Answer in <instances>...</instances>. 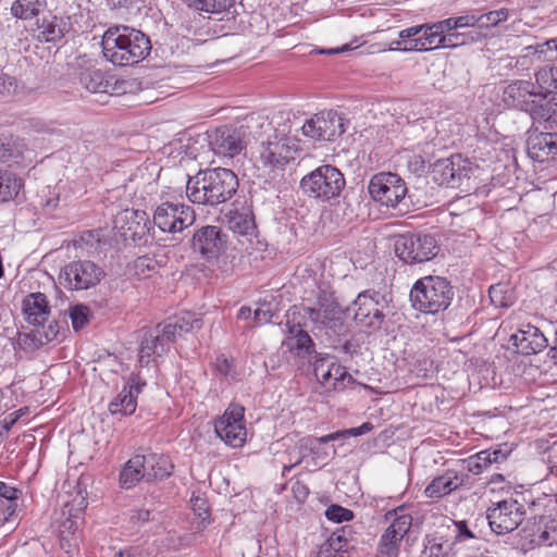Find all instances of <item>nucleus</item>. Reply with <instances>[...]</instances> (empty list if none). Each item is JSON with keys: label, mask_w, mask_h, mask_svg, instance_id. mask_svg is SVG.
Segmentation results:
<instances>
[{"label": "nucleus", "mask_w": 557, "mask_h": 557, "mask_svg": "<svg viewBox=\"0 0 557 557\" xmlns=\"http://www.w3.org/2000/svg\"><path fill=\"white\" fill-rule=\"evenodd\" d=\"M101 47L106 60L116 66L137 64L151 51L149 37L126 25L110 26L102 35Z\"/></svg>", "instance_id": "f257e3e1"}, {"label": "nucleus", "mask_w": 557, "mask_h": 557, "mask_svg": "<svg viewBox=\"0 0 557 557\" xmlns=\"http://www.w3.org/2000/svg\"><path fill=\"white\" fill-rule=\"evenodd\" d=\"M236 174L225 168L199 171L189 176L186 183V196L195 205L218 206L228 201L237 191Z\"/></svg>", "instance_id": "f03ea898"}, {"label": "nucleus", "mask_w": 557, "mask_h": 557, "mask_svg": "<svg viewBox=\"0 0 557 557\" xmlns=\"http://www.w3.org/2000/svg\"><path fill=\"white\" fill-rule=\"evenodd\" d=\"M454 298L449 281L442 276H424L410 290V301L416 310L435 314L446 310Z\"/></svg>", "instance_id": "7ed1b4c3"}, {"label": "nucleus", "mask_w": 557, "mask_h": 557, "mask_svg": "<svg viewBox=\"0 0 557 557\" xmlns=\"http://www.w3.org/2000/svg\"><path fill=\"white\" fill-rule=\"evenodd\" d=\"M300 187L308 197L327 201L339 196L345 187V178L335 166L321 165L302 177Z\"/></svg>", "instance_id": "20e7f679"}, {"label": "nucleus", "mask_w": 557, "mask_h": 557, "mask_svg": "<svg viewBox=\"0 0 557 557\" xmlns=\"http://www.w3.org/2000/svg\"><path fill=\"white\" fill-rule=\"evenodd\" d=\"M384 520L387 527L381 535L376 557H397L400 543L412 525V517L407 507L399 506L388 510Z\"/></svg>", "instance_id": "39448f33"}, {"label": "nucleus", "mask_w": 557, "mask_h": 557, "mask_svg": "<svg viewBox=\"0 0 557 557\" xmlns=\"http://www.w3.org/2000/svg\"><path fill=\"white\" fill-rule=\"evenodd\" d=\"M388 307L387 299L381 293L368 289L358 294L346 312L352 315L361 326L379 330L384 323V310Z\"/></svg>", "instance_id": "423d86ee"}, {"label": "nucleus", "mask_w": 557, "mask_h": 557, "mask_svg": "<svg viewBox=\"0 0 557 557\" xmlns=\"http://www.w3.org/2000/svg\"><path fill=\"white\" fill-rule=\"evenodd\" d=\"M396 256L406 263H421L431 260L438 252L433 236L420 233H407L395 238Z\"/></svg>", "instance_id": "0eeeda50"}, {"label": "nucleus", "mask_w": 557, "mask_h": 557, "mask_svg": "<svg viewBox=\"0 0 557 557\" xmlns=\"http://www.w3.org/2000/svg\"><path fill=\"white\" fill-rule=\"evenodd\" d=\"M472 173L471 163L460 154L438 159L431 168L432 178L435 183L450 188L466 187L465 190L469 189Z\"/></svg>", "instance_id": "6e6552de"}, {"label": "nucleus", "mask_w": 557, "mask_h": 557, "mask_svg": "<svg viewBox=\"0 0 557 557\" xmlns=\"http://www.w3.org/2000/svg\"><path fill=\"white\" fill-rule=\"evenodd\" d=\"M103 276V269L94 261L75 260L62 269L60 282L70 290H85L98 285Z\"/></svg>", "instance_id": "1a4fd4ad"}, {"label": "nucleus", "mask_w": 557, "mask_h": 557, "mask_svg": "<svg viewBox=\"0 0 557 557\" xmlns=\"http://www.w3.org/2000/svg\"><path fill=\"white\" fill-rule=\"evenodd\" d=\"M346 131L344 116L336 110H323L308 119L302 135L313 140H333Z\"/></svg>", "instance_id": "9d476101"}, {"label": "nucleus", "mask_w": 557, "mask_h": 557, "mask_svg": "<svg viewBox=\"0 0 557 557\" xmlns=\"http://www.w3.org/2000/svg\"><path fill=\"white\" fill-rule=\"evenodd\" d=\"M195 211L191 207L181 203L164 201L160 203L153 214V223L164 233H180L194 224Z\"/></svg>", "instance_id": "9b49d317"}, {"label": "nucleus", "mask_w": 557, "mask_h": 557, "mask_svg": "<svg viewBox=\"0 0 557 557\" xmlns=\"http://www.w3.org/2000/svg\"><path fill=\"white\" fill-rule=\"evenodd\" d=\"M368 189L374 201L388 208L397 207L407 194L404 180L391 172L375 174L371 178Z\"/></svg>", "instance_id": "f8f14e48"}, {"label": "nucleus", "mask_w": 557, "mask_h": 557, "mask_svg": "<svg viewBox=\"0 0 557 557\" xmlns=\"http://www.w3.org/2000/svg\"><path fill=\"white\" fill-rule=\"evenodd\" d=\"M525 516L523 505L515 498L497 502L487 510V520L492 531L506 534L516 530Z\"/></svg>", "instance_id": "ddd939ff"}, {"label": "nucleus", "mask_w": 557, "mask_h": 557, "mask_svg": "<svg viewBox=\"0 0 557 557\" xmlns=\"http://www.w3.org/2000/svg\"><path fill=\"white\" fill-rule=\"evenodd\" d=\"M191 245L205 260L215 261L227 249V235L220 226L205 225L195 232Z\"/></svg>", "instance_id": "4468645a"}, {"label": "nucleus", "mask_w": 557, "mask_h": 557, "mask_svg": "<svg viewBox=\"0 0 557 557\" xmlns=\"http://www.w3.org/2000/svg\"><path fill=\"white\" fill-rule=\"evenodd\" d=\"M216 435L232 447H240L246 441L244 424V408L242 406L228 407L222 417L214 423Z\"/></svg>", "instance_id": "2eb2a0df"}, {"label": "nucleus", "mask_w": 557, "mask_h": 557, "mask_svg": "<svg viewBox=\"0 0 557 557\" xmlns=\"http://www.w3.org/2000/svg\"><path fill=\"white\" fill-rule=\"evenodd\" d=\"M304 310L317 329L336 332L342 326L343 310L332 294L322 292L317 298V306Z\"/></svg>", "instance_id": "dca6fc26"}, {"label": "nucleus", "mask_w": 557, "mask_h": 557, "mask_svg": "<svg viewBox=\"0 0 557 557\" xmlns=\"http://www.w3.org/2000/svg\"><path fill=\"white\" fill-rule=\"evenodd\" d=\"M224 218L228 228L237 236L246 251L253 249L257 240V226L252 211L248 207L238 208L236 203L230 209Z\"/></svg>", "instance_id": "f3484780"}, {"label": "nucleus", "mask_w": 557, "mask_h": 557, "mask_svg": "<svg viewBox=\"0 0 557 557\" xmlns=\"http://www.w3.org/2000/svg\"><path fill=\"white\" fill-rule=\"evenodd\" d=\"M299 151L298 140L292 137H275L262 144L259 160L263 168L282 169L289 161L295 159Z\"/></svg>", "instance_id": "a211bd4d"}, {"label": "nucleus", "mask_w": 557, "mask_h": 557, "mask_svg": "<svg viewBox=\"0 0 557 557\" xmlns=\"http://www.w3.org/2000/svg\"><path fill=\"white\" fill-rule=\"evenodd\" d=\"M317 380L326 388L342 391L354 382L346 368L332 356L319 357L313 362Z\"/></svg>", "instance_id": "6ab92c4d"}, {"label": "nucleus", "mask_w": 557, "mask_h": 557, "mask_svg": "<svg viewBox=\"0 0 557 557\" xmlns=\"http://www.w3.org/2000/svg\"><path fill=\"white\" fill-rule=\"evenodd\" d=\"M539 92L533 83L518 79L510 83L503 91L504 102L511 108L532 113L537 108Z\"/></svg>", "instance_id": "aec40b11"}, {"label": "nucleus", "mask_w": 557, "mask_h": 557, "mask_svg": "<svg viewBox=\"0 0 557 557\" xmlns=\"http://www.w3.org/2000/svg\"><path fill=\"white\" fill-rule=\"evenodd\" d=\"M146 385V381L138 373H132L123 389L110 401L109 411L121 416L134 413L137 408V397Z\"/></svg>", "instance_id": "412c9836"}, {"label": "nucleus", "mask_w": 557, "mask_h": 557, "mask_svg": "<svg viewBox=\"0 0 557 557\" xmlns=\"http://www.w3.org/2000/svg\"><path fill=\"white\" fill-rule=\"evenodd\" d=\"M209 144L214 153L224 157H234L245 147L242 129L221 126L209 136Z\"/></svg>", "instance_id": "4be33fe9"}, {"label": "nucleus", "mask_w": 557, "mask_h": 557, "mask_svg": "<svg viewBox=\"0 0 557 557\" xmlns=\"http://www.w3.org/2000/svg\"><path fill=\"white\" fill-rule=\"evenodd\" d=\"M299 312L293 308L286 313V333L287 339L285 344L292 351L298 356L310 355L313 350L314 344L309 334L302 329Z\"/></svg>", "instance_id": "5701e85b"}, {"label": "nucleus", "mask_w": 557, "mask_h": 557, "mask_svg": "<svg viewBox=\"0 0 557 557\" xmlns=\"http://www.w3.org/2000/svg\"><path fill=\"white\" fill-rule=\"evenodd\" d=\"M422 33L409 41V46L400 48V41H393L391 50L397 51H429L434 48L450 46V37L441 35L435 24H422Z\"/></svg>", "instance_id": "b1692460"}, {"label": "nucleus", "mask_w": 557, "mask_h": 557, "mask_svg": "<svg viewBox=\"0 0 557 557\" xmlns=\"http://www.w3.org/2000/svg\"><path fill=\"white\" fill-rule=\"evenodd\" d=\"M510 341L523 355H533L542 351L548 346V339L539 327L531 324L522 325Z\"/></svg>", "instance_id": "393cba45"}, {"label": "nucleus", "mask_w": 557, "mask_h": 557, "mask_svg": "<svg viewBox=\"0 0 557 557\" xmlns=\"http://www.w3.org/2000/svg\"><path fill=\"white\" fill-rule=\"evenodd\" d=\"M283 446L286 447L284 456L281 459L283 463V475L290 471L293 468L304 465V467L310 470L309 453L312 451L307 437H302L297 442L292 438H284Z\"/></svg>", "instance_id": "a878e982"}, {"label": "nucleus", "mask_w": 557, "mask_h": 557, "mask_svg": "<svg viewBox=\"0 0 557 557\" xmlns=\"http://www.w3.org/2000/svg\"><path fill=\"white\" fill-rule=\"evenodd\" d=\"M468 479V474L456 470H447L442 475L434 478L425 487L424 494L430 498H441L458 487L462 486Z\"/></svg>", "instance_id": "bb28decb"}, {"label": "nucleus", "mask_w": 557, "mask_h": 557, "mask_svg": "<svg viewBox=\"0 0 557 557\" xmlns=\"http://www.w3.org/2000/svg\"><path fill=\"white\" fill-rule=\"evenodd\" d=\"M36 25V37L41 42H55L69 30L67 20L51 13L38 18Z\"/></svg>", "instance_id": "cd10ccee"}, {"label": "nucleus", "mask_w": 557, "mask_h": 557, "mask_svg": "<svg viewBox=\"0 0 557 557\" xmlns=\"http://www.w3.org/2000/svg\"><path fill=\"white\" fill-rule=\"evenodd\" d=\"M201 327V320L196 313L190 311H183L163 325V336L166 337V343L174 342L177 337L183 336L185 333L193 332Z\"/></svg>", "instance_id": "c85d7f7f"}, {"label": "nucleus", "mask_w": 557, "mask_h": 557, "mask_svg": "<svg viewBox=\"0 0 557 557\" xmlns=\"http://www.w3.org/2000/svg\"><path fill=\"white\" fill-rule=\"evenodd\" d=\"M528 154L537 162H544L557 154V134L539 133L528 138Z\"/></svg>", "instance_id": "c756f323"}, {"label": "nucleus", "mask_w": 557, "mask_h": 557, "mask_svg": "<svg viewBox=\"0 0 557 557\" xmlns=\"http://www.w3.org/2000/svg\"><path fill=\"white\" fill-rule=\"evenodd\" d=\"M442 528L424 539L423 557H455L454 541Z\"/></svg>", "instance_id": "7c9ffc66"}, {"label": "nucleus", "mask_w": 557, "mask_h": 557, "mask_svg": "<svg viewBox=\"0 0 557 557\" xmlns=\"http://www.w3.org/2000/svg\"><path fill=\"white\" fill-rule=\"evenodd\" d=\"M23 312L28 323L44 324L50 314L47 297L41 293L28 295L23 301Z\"/></svg>", "instance_id": "2f4dec72"}, {"label": "nucleus", "mask_w": 557, "mask_h": 557, "mask_svg": "<svg viewBox=\"0 0 557 557\" xmlns=\"http://www.w3.org/2000/svg\"><path fill=\"white\" fill-rule=\"evenodd\" d=\"M170 343H166V337L163 332L146 333L140 342L138 362L141 367L148 366L153 355L161 356L165 352Z\"/></svg>", "instance_id": "473e14b6"}, {"label": "nucleus", "mask_w": 557, "mask_h": 557, "mask_svg": "<svg viewBox=\"0 0 557 557\" xmlns=\"http://www.w3.org/2000/svg\"><path fill=\"white\" fill-rule=\"evenodd\" d=\"M344 433L334 432L327 435H323L320 437H313V436H306L307 442H309L310 447L312 448V451L309 453V463H310V470L317 469L325 463L326 458L329 457V454L326 450L321 448L322 444H326L332 441H336L342 438Z\"/></svg>", "instance_id": "72a5a7b5"}, {"label": "nucleus", "mask_w": 557, "mask_h": 557, "mask_svg": "<svg viewBox=\"0 0 557 557\" xmlns=\"http://www.w3.org/2000/svg\"><path fill=\"white\" fill-rule=\"evenodd\" d=\"M23 187L24 182L17 174L0 170V203L13 201Z\"/></svg>", "instance_id": "f704fd0d"}, {"label": "nucleus", "mask_w": 557, "mask_h": 557, "mask_svg": "<svg viewBox=\"0 0 557 557\" xmlns=\"http://www.w3.org/2000/svg\"><path fill=\"white\" fill-rule=\"evenodd\" d=\"M500 458H505L500 450H482L466 460L467 470L473 474H480L492 463L498 462Z\"/></svg>", "instance_id": "c9c22d12"}, {"label": "nucleus", "mask_w": 557, "mask_h": 557, "mask_svg": "<svg viewBox=\"0 0 557 557\" xmlns=\"http://www.w3.org/2000/svg\"><path fill=\"white\" fill-rule=\"evenodd\" d=\"M539 97L557 92V67L544 66L535 74Z\"/></svg>", "instance_id": "e433bc0d"}, {"label": "nucleus", "mask_w": 557, "mask_h": 557, "mask_svg": "<svg viewBox=\"0 0 557 557\" xmlns=\"http://www.w3.org/2000/svg\"><path fill=\"white\" fill-rule=\"evenodd\" d=\"M139 462L141 461L137 455L126 462L120 473V483L122 487L131 488L145 478L143 463Z\"/></svg>", "instance_id": "4c0bfd02"}, {"label": "nucleus", "mask_w": 557, "mask_h": 557, "mask_svg": "<svg viewBox=\"0 0 557 557\" xmlns=\"http://www.w3.org/2000/svg\"><path fill=\"white\" fill-rule=\"evenodd\" d=\"M121 219L129 221V225L127 231L129 234L124 233V236H129L133 239L135 237H141L145 235L147 228V224L149 223L148 216L145 211L139 210H125Z\"/></svg>", "instance_id": "58836bf2"}, {"label": "nucleus", "mask_w": 557, "mask_h": 557, "mask_svg": "<svg viewBox=\"0 0 557 557\" xmlns=\"http://www.w3.org/2000/svg\"><path fill=\"white\" fill-rule=\"evenodd\" d=\"M79 83L90 92H108L109 83L98 69H87L79 75Z\"/></svg>", "instance_id": "ea45409f"}, {"label": "nucleus", "mask_w": 557, "mask_h": 557, "mask_svg": "<svg viewBox=\"0 0 557 557\" xmlns=\"http://www.w3.org/2000/svg\"><path fill=\"white\" fill-rule=\"evenodd\" d=\"M46 7V0H16L11 7V13L23 20L32 18L39 14Z\"/></svg>", "instance_id": "a19ab883"}, {"label": "nucleus", "mask_w": 557, "mask_h": 557, "mask_svg": "<svg viewBox=\"0 0 557 557\" xmlns=\"http://www.w3.org/2000/svg\"><path fill=\"white\" fill-rule=\"evenodd\" d=\"M536 104L533 114L548 122H557V92L552 94L548 99L547 96L537 97Z\"/></svg>", "instance_id": "79ce46f5"}, {"label": "nucleus", "mask_w": 557, "mask_h": 557, "mask_svg": "<svg viewBox=\"0 0 557 557\" xmlns=\"http://www.w3.org/2000/svg\"><path fill=\"white\" fill-rule=\"evenodd\" d=\"M25 145L23 140L16 138H4L0 139V162H7L9 160H17L24 157Z\"/></svg>", "instance_id": "37998d69"}, {"label": "nucleus", "mask_w": 557, "mask_h": 557, "mask_svg": "<svg viewBox=\"0 0 557 557\" xmlns=\"http://www.w3.org/2000/svg\"><path fill=\"white\" fill-rule=\"evenodd\" d=\"M160 269V261L156 257L140 256L133 263L134 274L138 278H147L158 273Z\"/></svg>", "instance_id": "c03bdc74"}, {"label": "nucleus", "mask_w": 557, "mask_h": 557, "mask_svg": "<svg viewBox=\"0 0 557 557\" xmlns=\"http://www.w3.org/2000/svg\"><path fill=\"white\" fill-rule=\"evenodd\" d=\"M488 295L491 301L497 307H510L515 300L513 293L507 284L492 285Z\"/></svg>", "instance_id": "a18cd8bd"}, {"label": "nucleus", "mask_w": 557, "mask_h": 557, "mask_svg": "<svg viewBox=\"0 0 557 557\" xmlns=\"http://www.w3.org/2000/svg\"><path fill=\"white\" fill-rule=\"evenodd\" d=\"M190 8L208 13H220L228 10L234 0H185Z\"/></svg>", "instance_id": "49530a36"}, {"label": "nucleus", "mask_w": 557, "mask_h": 557, "mask_svg": "<svg viewBox=\"0 0 557 557\" xmlns=\"http://www.w3.org/2000/svg\"><path fill=\"white\" fill-rule=\"evenodd\" d=\"M441 528L445 530L446 534H450L449 536H451L454 544L456 542H462L474 537L473 533L468 529L465 521L457 522L448 519L447 523L443 524Z\"/></svg>", "instance_id": "de8ad7c7"}, {"label": "nucleus", "mask_w": 557, "mask_h": 557, "mask_svg": "<svg viewBox=\"0 0 557 557\" xmlns=\"http://www.w3.org/2000/svg\"><path fill=\"white\" fill-rule=\"evenodd\" d=\"M173 471V463L169 456L159 455L152 472H148V481L163 480L169 478Z\"/></svg>", "instance_id": "09e8293b"}, {"label": "nucleus", "mask_w": 557, "mask_h": 557, "mask_svg": "<svg viewBox=\"0 0 557 557\" xmlns=\"http://www.w3.org/2000/svg\"><path fill=\"white\" fill-rule=\"evenodd\" d=\"M69 317L73 329L77 332L89 322L90 309L85 305H76L70 308Z\"/></svg>", "instance_id": "8fccbe9b"}, {"label": "nucleus", "mask_w": 557, "mask_h": 557, "mask_svg": "<svg viewBox=\"0 0 557 557\" xmlns=\"http://www.w3.org/2000/svg\"><path fill=\"white\" fill-rule=\"evenodd\" d=\"M351 536V530L349 527H342L341 529H337L334 531L330 537L326 540L329 543V547L338 550V552H346L348 541Z\"/></svg>", "instance_id": "3c124183"}, {"label": "nucleus", "mask_w": 557, "mask_h": 557, "mask_svg": "<svg viewBox=\"0 0 557 557\" xmlns=\"http://www.w3.org/2000/svg\"><path fill=\"white\" fill-rule=\"evenodd\" d=\"M508 17L509 10L506 8L490 11L480 15L481 27L497 26L499 23L507 21Z\"/></svg>", "instance_id": "603ef678"}, {"label": "nucleus", "mask_w": 557, "mask_h": 557, "mask_svg": "<svg viewBox=\"0 0 557 557\" xmlns=\"http://www.w3.org/2000/svg\"><path fill=\"white\" fill-rule=\"evenodd\" d=\"M214 368L219 374L227 379H237V372L234 366V360L225 357L224 355H220L215 358Z\"/></svg>", "instance_id": "864d4df0"}, {"label": "nucleus", "mask_w": 557, "mask_h": 557, "mask_svg": "<svg viewBox=\"0 0 557 557\" xmlns=\"http://www.w3.org/2000/svg\"><path fill=\"white\" fill-rule=\"evenodd\" d=\"M20 495H13L12 499L0 497V521L7 522L15 515Z\"/></svg>", "instance_id": "5fc2aeb1"}, {"label": "nucleus", "mask_w": 557, "mask_h": 557, "mask_svg": "<svg viewBox=\"0 0 557 557\" xmlns=\"http://www.w3.org/2000/svg\"><path fill=\"white\" fill-rule=\"evenodd\" d=\"M325 517L333 522L341 523L344 521H350L354 518L351 510L344 508L339 505H331L325 510Z\"/></svg>", "instance_id": "6e6d98bb"}, {"label": "nucleus", "mask_w": 557, "mask_h": 557, "mask_svg": "<svg viewBox=\"0 0 557 557\" xmlns=\"http://www.w3.org/2000/svg\"><path fill=\"white\" fill-rule=\"evenodd\" d=\"M44 343L41 336L37 338L36 334L30 335L27 333H20L16 339V345L22 349H35Z\"/></svg>", "instance_id": "4d7b16f0"}, {"label": "nucleus", "mask_w": 557, "mask_h": 557, "mask_svg": "<svg viewBox=\"0 0 557 557\" xmlns=\"http://www.w3.org/2000/svg\"><path fill=\"white\" fill-rule=\"evenodd\" d=\"M546 50H557V41L555 39H550V40H546L545 42L543 44H537L535 46H528L524 48V55L525 57H529L531 53H534V54H537V59L541 60V55L546 51Z\"/></svg>", "instance_id": "13d9d810"}, {"label": "nucleus", "mask_w": 557, "mask_h": 557, "mask_svg": "<svg viewBox=\"0 0 557 557\" xmlns=\"http://www.w3.org/2000/svg\"><path fill=\"white\" fill-rule=\"evenodd\" d=\"M16 82L14 78L0 73V96H9L15 92Z\"/></svg>", "instance_id": "bf43d9fd"}, {"label": "nucleus", "mask_w": 557, "mask_h": 557, "mask_svg": "<svg viewBox=\"0 0 557 557\" xmlns=\"http://www.w3.org/2000/svg\"><path fill=\"white\" fill-rule=\"evenodd\" d=\"M137 457L140 458V463H143V470H144V475L147 481H148V472H152L153 471V467L156 465V460L158 459V454H154V453H150V454H147V455H137Z\"/></svg>", "instance_id": "052dcab7"}, {"label": "nucleus", "mask_w": 557, "mask_h": 557, "mask_svg": "<svg viewBox=\"0 0 557 557\" xmlns=\"http://www.w3.org/2000/svg\"><path fill=\"white\" fill-rule=\"evenodd\" d=\"M456 20H457L458 28L473 27V26L481 27L480 15L466 14V15L456 17Z\"/></svg>", "instance_id": "680f3d73"}, {"label": "nucleus", "mask_w": 557, "mask_h": 557, "mask_svg": "<svg viewBox=\"0 0 557 557\" xmlns=\"http://www.w3.org/2000/svg\"><path fill=\"white\" fill-rule=\"evenodd\" d=\"M421 33H422V27H420L419 25H416V26H411V27L401 29L398 33V36H399V39H401L406 42V46H409V41L411 39H414L416 37H418V35H420Z\"/></svg>", "instance_id": "e2e57ef3"}, {"label": "nucleus", "mask_w": 557, "mask_h": 557, "mask_svg": "<svg viewBox=\"0 0 557 557\" xmlns=\"http://www.w3.org/2000/svg\"><path fill=\"white\" fill-rule=\"evenodd\" d=\"M436 28L438 29L441 35H444L446 32H450L458 28L457 20L456 17H449L444 21H440L437 23H434Z\"/></svg>", "instance_id": "0e129e2a"}, {"label": "nucleus", "mask_w": 557, "mask_h": 557, "mask_svg": "<svg viewBox=\"0 0 557 557\" xmlns=\"http://www.w3.org/2000/svg\"><path fill=\"white\" fill-rule=\"evenodd\" d=\"M18 418H20V414L17 412H13V413L9 414L8 417H5L1 421L0 430L2 431V433H4V438H7L8 433L10 432L12 426L16 423Z\"/></svg>", "instance_id": "69168bd1"}, {"label": "nucleus", "mask_w": 557, "mask_h": 557, "mask_svg": "<svg viewBox=\"0 0 557 557\" xmlns=\"http://www.w3.org/2000/svg\"><path fill=\"white\" fill-rule=\"evenodd\" d=\"M373 429V425L370 422H364L358 428H351L349 430L343 431L344 435L342 437H346L348 435L351 436H360L368 432H370Z\"/></svg>", "instance_id": "338daca9"}, {"label": "nucleus", "mask_w": 557, "mask_h": 557, "mask_svg": "<svg viewBox=\"0 0 557 557\" xmlns=\"http://www.w3.org/2000/svg\"><path fill=\"white\" fill-rule=\"evenodd\" d=\"M273 313L270 309L258 308L253 312V319L258 324H264L271 321Z\"/></svg>", "instance_id": "774afa93"}]
</instances>
